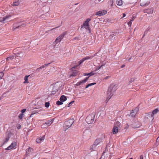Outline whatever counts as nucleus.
Segmentation results:
<instances>
[{"instance_id": "49", "label": "nucleus", "mask_w": 159, "mask_h": 159, "mask_svg": "<svg viewBox=\"0 0 159 159\" xmlns=\"http://www.w3.org/2000/svg\"><path fill=\"white\" fill-rule=\"evenodd\" d=\"M26 109H22L21 111V113H22L23 114V113L25 112V111H26Z\"/></svg>"}, {"instance_id": "59", "label": "nucleus", "mask_w": 159, "mask_h": 159, "mask_svg": "<svg viewBox=\"0 0 159 159\" xmlns=\"http://www.w3.org/2000/svg\"><path fill=\"white\" fill-rule=\"evenodd\" d=\"M125 16H126V14L124 13H123V16L122 17V18H123L125 17Z\"/></svg>"}, {"instance_id": "56", "label": "nucleus", "mask_w": 159, "mask_h": 159, "mask_svg": "<svg viewBox=\"0 0 159 159\" xmlns=\"http://www.w3.org/2000/svg\"><path fill=\"white\" fill-rule=\"evenodd\" d=\"M74 39V40H79L80 39H79V38L78 37H75L74 39Z\"/></svg>"}, {"instance_id": "32", "label": "nucleus", "mask_w": 159, "mask_h": 159, "mask_svg": "<svg viewBox=\"0 0 159 159\" xmlns=\"http://www.w3.org/2000/svg\"><path fill=\"white\" fill-rule=\"evenodd\" d=\"M105 66L104 64H102L101 66H98V67H96L95 70V71H96L100 69H101V67H102L103 66Z\"/></svg>"}, {"instance_id": "58", "label": "nucleus", "mask_w": 159, "mask_h": 159, "mask_svg": "<svg viewBox=\"0 0 159 159\" xmlns=\"http://www.w3.org/2000/svg\"><path fill=\"white\" fill-rule=\"evenodd\" d=\"M135 18L134 17H133L130 20V21H133L134 20V19Z\"/></svg>"}, {"instance_id": "4", "label": "nucleus", "mask_w": 159, "mask_h": 159, "mask_svg": "<svg viewBox=\"0 0 159 159\" xmlns=\"http://www.w3.org/2000/svg\"><path fill=\"white\" fill-rule=\"evenodd\" d=\"M74 122V119H69L64 122V127L65 129V131L71 126Z\"/></svg>"}, {"instance_id": "26", "label": "nucleus", "mask_w": 159, "mask_h": 159, "mask_svg": "<svg viewBox=\"0 0 159 159\" xmlns=\"http://www.w3.org/2000/svg\"><path fill=\"white\" fill-rule=\"evenodd\" d=\"M140 123L139 121H137L135 123V128H139L140 126Z\"/></svg>"}, {"instance_id": "47", "label": "nucleus", "mask_w": 159, "mask_h": 159, "mask_svg": "<svg viewBox=\"0 0 159 159\" xmlns=\"http://www.w3.org/2000/svg\"><path fill=\"white\" fill-rule=\"evenodd\" d=\"M135 112H136V113H137V112L139 111V108L137 107H136L135 109L133 110Z\"/></svg>"}, {"instance_id": "6", "label": "nucleus", "mask_w": 159, "mask_h": 159, "mask_svg": "<svg viewBox=\"0 0 159 159\" xmlns=\"http://www.w3.org/2000/svg\"><path fill=\"white\" fill-rule=\"evenodd\" d=\"M67 34V33L66 32H64L60 35L55 40V41L56 42V43L60 42Z\"/></svg>"}, {"instance_id": "52", "label": "nucleus", "mask_w": 159, "mask_h": 159, "mask_svg": "<svg viewBox=\"0 0 159 159\" xmlns=\"http://www.w3.org/2000/svg\"><path fill=\"white\" fill-rule=\"evenodd\" d=\"M139 159H144L143 157V155H141L140 156Z\"/></svg>"}, {"instance_id": "23", "label": "nucleus", "mask_w": 159, "mask_h": 159, "mask_svg": "<svg viewBox=\"0 0 159 159\" xmlns=\"http://www.w3.org/2000/svg\"><path fill=\"white\" fill-rule=\"evenodd\" d=\"M78 64L77 65H75V66H73L71 70H74L75 69H77V67L79 66L80 65L79 64V61L78 62Z\"/></svg>"}, {"instance_id": "21", "label": "nucleus", "mask_w": 159, "mask_h": 159, "mask_svg": "<svg viewBox=\"0 0 159 159\" xmlns=\"http://www.w3.org/2000/svg\"><path fill=\"white\" fill-rule=\"evenodd\" d=\"M30 75H25L24 78L25 81L23 82L25 84L26 83H29V82L28 81V78L29 77Z\"/></svg>"}, {"instance_id": "27", "label": "nucleus", "mask_w": 159, "mask_h": 159, "mask_svg": "<svg viewBox=\"0 0 159 159\" xmlns=\"http://www.w3.org/2000/svg\"><path fill=\"white\" fill-rule=\"evenodd\" d=\"M91 19L90 18H88L84 22L83 24H89V22L91 20Z\"/></svg>"}, {"instance_id": "46", "label": "nucleus", "mask_w": 159, "mask_h": 159, "mask_svg": "<svg viewBox=\"0 0 159 159\" xmlns=\"http://www.w3.org/2000/svg\"><path fill=\"white\" fill-rule=\"evenodd\" d=\"M60 26H61V25H60V26H57V27H55V28H53V29H51V30H48V31H46V33L48 32V31H50V30H55V29H56L57 28H58Z\"/></svg>"}, {"instance_id": "2", "label": "nucleus", "mask_w": 159, "mask_h": 159, "mask_svg": "<svg viewBox=\"0 0 159 159\" xmlns=\"http://www.w3.org/2000/svg\"><path fill=\"white\" fill-rule=\"evenodd\" d=\"M20 48H17L14 49L13 51V54L15 55V57H16L22 58L25 55V52L23 51H20Z\"/></svg>"}, {"instance_id": "62", "label": "nucleus", "mask_w": 159, "mask_h": 159, "mask_svg": "<svg viewBox=\"0 0 159 159\" xmlns=\"http://www.w3.org/2000/svg\"><path fill=\"white\" fill-rule=\"evenodd\" d=\"M110 2L111 3V5H112L113 4V0H110Z\"/></svg>"}, {"instance_id": "53", "label": "nucleus", "mask_w": 159, "mask_h": 159, "mask_svg": "<svg viewBox=\"0 0 159 159\" xmlns=\"http://www.w3.org/2000/svg\"><path fill=\"white\" fill-rule=\"evenodd\" d=\"M110 76H106V77L104 78V79L105 80H107V79H109V78H110Z\"/></svg>"}, {"instance_id": "13", "label": "nucleus", "mask_w": 159, "mask_h": 159, "mask_svg": "<svg viewBox=\"0 0 159 159\" xmlns=\"http://www.w3.org/2000/svg\"><path fill=\"white\" fill-rule=\"evenodd\" d=\"M72 71L71 74L70 75V76L75 77L77 75L78 71L76 70H71Z\"/></svg>"}, {"instance_id": "44", "label": "nucleus", "mask_w": 159, "mask_h": 159, "mask_svg": "<svg viewBox=\"0 0 159 159\" xmlns=\"http://www.w3.org/2000/svg\"><path fill=\"white\" fill-rule=\"evenodd\" d=\"M31 148L30 147H29L26 150V153L27 155V153L28 152L31 151Z\"/></svg>"}, {"instance_id": "33", "label": "nucleus", "mask_w": 159, "mask_h": 159, "mask_svg": "<svg viewBox=\"0 0 159 159\" xmlns=\"http://www.w3.org/2000/svg\"><path fill=\"white\" fill-rule=\"evenodd\" d=\"M63 104V102H62L61 101H57L56 102V104L57 105H62Z\"/></svg>"}, {"instance_id": "60", "label": "nucleus", "mask_w": 159, "mask_h": 159, "mask_svg": "<svg viewBox=\"0 0 159 159\" xmlns=\"http://www.w3.org/2000/svg\"><path fill=\"white\" fill-rule=\"evenodd\" d=\"M147 31H148V30H146L144 33V34L143 35V38L144 37V36L145 35V33L146 34L147 33Z\"/></svg>"}, {"instance_id": "54", "label": "nucleus", "mask_w": 159, "mask_h": 159, "mask_svg": "<svg viewBox=\"0 0 159 159\" xmlns=\"http://www.w3.org/2000/svg\"><path fill=\"white\" fill-rule=\"evenodd\" d=\"M131 24H132V22H131V21H130L128 22V25H129L130 26H131Z\"/></svg>"}, {"instance_id": "9", "label": "nucleus", "mask_w": 159, "mask_h": 159, "mask_svg": "<svg viewBox=\"0 0 159 159\" xmlns=\"http://www.w3.org/2000/svg\"><path fill=\"white\" fill-rule=\"evenodd\" d=\"M95 56V54H94L93 55H92L90 56H87L86 57L83 58L80 61H79L80 64H81L82 63H83L84 61L86 60L89 59H92Z\"/></svg>"}, {"instance_id": "31", "label": "nucleus", "mask_w": 159, "mask_h": 159, "mask_svg": "<svg viewBox=\"0 0 159 159\" xmlns=\"http://www.w3.org/2000/svg\"><path fill=\"white\" fill-rule=\"evenodd\" d=\"M95 15L97 16H101V15H103L102 14V11H99L97 12L96 14Z\"/></svg>"}, {"instance_id": "38", "label": "nucleus", "mask_w": 159, "mask_h": 159, "mask_svg": "<svg viewBox=\"0 0 159 159\" xmlns=\"http://www.w3.org/2000/svg\"><path fill=\"white\" fill-rule=\"evenodd\" d=\"M150 2H148V3H141L140 4V6H147L149 4Z\"/></svg>"}, {"instance_id": "43", "label": "nucleus", "mask_w": 159, "mask_h": 159, "mask_svg": "<svg viewBox=\"0 0 159 159\" xmlns=\"http://www.w3.org/2000/svg\"><path fill=\"white\" fill-rule=\"evenodd\" d=\"M4 75V73L2 72H0V80L2 78V77Z\"/></svg>"}, {"instance_id": "61", "label": "nucleus", "mask_w": 159, "mask_h": 159, "mask_svg": "<svg viewBox=\"0 0 159 159\" xmlns=\"http://www.w3.org/2000/svg\"><path fill=\"white\" fill-rule=\"evenodd\" d=\"M125 64H123L121 66V68H123L124 67H125Z\"/></svg>"}, {"instance_id": "55", "label": "nucleus", "mask_w": 159, "mask_h": 159, "mask_svg": "<svg viewBox=\"0 0 159 159\" xmlns=\"http://www.w3.org/2000/svg\"><path fill=\"white\" fill-rule=\"evenodd\" d=\"M21 125H18L17 126V129H20L21 128Z\"/></svg>"}, {"instance_id": "50", "label": "nucleus", "mask_w": 159, "mask_h": 159, "mask_svg": "<svg viewBox=\"0 0 159 159\" xmlns=\"http://www.w3.org/2000/svg\"><path fill=\"white\" fill-rule=\"evenodd\" d=\"M115 35V34H111L109 36V37L110 38H112Z\"/></svg>"}, {"instance_id": "63", "label": "nucleus", "mask_w": 159, "mask_h": 159, "mask_svg": "<svg viewBox=\"0 0 159 159\" xmlns=\"http://www.w3.org/2000/svg\"><path fill=\"white\" fill-rule=\"evenodd\" d=\"M157 141H159V137H158L157 139Z\"/></svg>"}, {"instance_id": "57", "label": "nucleus", "mask_w": 159, "mask_h": 159, "mask_svg": "<svg viewBox=\"0 0 159 159\" xmlns=\"http://www.w3.org/2000/svg\"><path fill=\"white\" fill-rule=\"evenodd\" d=\"M84 76L89 75V73H84Z\"/></svg>"}, {"instance_id": "19", "label": "nucleus", "mask_w": 159, "mask_h": 159, "mask_svg": "<svg viewBox=\"0 0 159 159\" xmlns=\"http://www.w3.org/2000/svg\"><path fill=\"white\" fill-rule=\"evenodd\" d=\"M15 56V55L14 54V55H11L10 56L7 57V58H6L7 61H8L9 60H12L14 59Z\"/></svg>"}, {"instance_id": "17", "label": "nucleus", "mask_w": 159, "mask_h": 159, "mask_svg": "<svg viewBox=\"0 0 159 159\" xmlns=\"http://www.w3.org/2000/svg\"><path fill=\"white\" fill-rule=\"evenodd\" d=\"M67 98L66 96L62 95L61 96L59 100L61 102H64L66 100Z\"/></svg>"}, {"instance_id": "36", "label": "nucleus", "mask_w": 159, "mask_h": 159, "mask_svg": "<svg viewBox=\"0 0 159 159\" xmlns=\"http://www.w3.org/2000/svg\"><path fill=\"white\" fill-rule=\"evenodd\" d=\"M58 90L57 89H56L55 90H52V93L50 94L51 95H54L56 94V92H57Z\"/></svg>"}, {"instance_id": "22", "label": "nucleus", "mask_w": 159, "mask_h": 159, "mask_svg": "<svg viewBox=\"0 0 159 159\" xmlns=\"http://www.w3.org/2000/svg\"><path fill=\"white\" fill-rule=\"evenodd\" d=\"M20 4V2L19 0H17L16 1L14 2H13L12 6H18Z\"/></svg>"}, {"instance_id": "12", "label": "nucleus", "mask_w": 159, "mask_h": 159, "mask_svg": "<svg viewBox=\"0 0 159 159\" xmlns=\"http://www.w3.org/2000/svg\"><path fill=\"white\" fill-rule=\"evenodd\" d=\"M11 17V15H8L3 17L2 19H0V21L3 22L6 20H8V19Z\"/></svg>"}, {"instance_id": "40", "label": "nucleus", "mask_w": 159, "mask_h": 159, "mask_svg": "<svg viewBox=\"0 0 159 159\" xmlns=\"http://www.w3.org/2000/svg\"><path fill=\"white\" fill-rule=\"evenodd\" d=\"M52 62L48 63V64H45L44 65H43L42 67H43V68L45 67L46 66H48Z\"/></svg>"}, {"instance_id": "39", "label": "nucleus", "mask_w": 159, "mask_h": 159, "mask_svg": "<svg viewBox=\"0 0 159 159\" xmlns=\"http://www.w3.org/2000/svg\"><path fill=\"white\" fill-rule=\"evenodd\" d=\"M102 11V14L103 15H105L107 13V11L105 10H103L102 11Z\"/></svg>"}, {"instance_id": "16", "label": "nucleus", "mask_w": 159, "mask_h": 159, "mask_svg": "<svg viewBox=\"0 0 159 159\" xmlns=\"http://www.w3.org/2000/svg\"><path fill=\"white\" fill-rule=\"evenodd\" d=\"M54 119H52L51 120H50L48 121L45 122L44 124L47 125V126L50 125L53 122Z\"/></svg>"}, {"instance_id": "15", "label": "nucleus", "mask_w": 159, "mask_h": 159, "mask_svg": "<svg viewBox=\"0 0 159 159\" xmlns=\"http://www.w3.org/2000/svg\"><path fill=\"white\" fill-rule=\"evenodd\" d=\"M118 128L117 126H115L113 127L112 130V132L113 134H117L118 132Z\"/></svg>"}, {"instance_id": "30", "label": "nucleus", "mask_w": 159, "mask_h": 159, "mask_svg": "<svg viewBox=\"0 0 159 159\" xmlns=\"http://www.w3.org/2000/svg\"><path fill=\"white\" fill-rule=\"evenodd\" d=\"M17 143L16 142L14 141L13 142L11 145L13 148H15L16 146Z\"/></svg>"}, {"instance_id": "14", "label": "nucleus", "mask_w": 159, "mask_h": 159, "mask_svg": "<svg viewBox=\"0 0 159 159\" xmlns=\"http://www.w3.org/2000/svg\"><path fill=\"white\" fill-rule=\"evenodd\" d=\"M153 9L152 8L147 9L144 10V12L148 14H152L153 12Z\"/></svg>"}, {"instance_id": "51", "label": "nucleus", "mask_w": 159, "mask_h": 159, "mask_svg": "<svg viewBox=\"0 0 159 159\" xmlns=\"http://www.w3.org/2000/svg\"><path fill=\"white\" fill-rule=\"evenodd\" d=\"M75 64V65H77V63H76V61H73L72 62V63L71 64V65Z\"/></svg>"}, {"instance_id": "10", "label": "nucleus", "mask_w": 159, "mask_h": 159, "mask_svg": "<svg viewBox=\"0 0 159 159\" xmlns=\"http://www.w3.org/2000/svg\"><path fill=\"white\" fill-rule=\"evenodd\" d=\"M89 77V76L87 77L84 80H82L79 82H78L75 84L77 86H78L82 84L85 83L88 80Z\"/></svg>"}, {"instance_id": "45", "label": "nucleus", "mask_w": 159, "mask_h": 159, "mask_svg": "<svg viewBox=\"0 0 159 159\" xmlns=\"http://www.w3.org/2000/svg\"><path fill=\"white\" fill-rule=\"evenodd\" d=\"M43 69V67L40 66V67L37 68L36 70L38 72L40 71V70Z\"/></svg>"}, {"instance_id": "35", "label": "nucleus", "mask_w": 159, "mask_h": 159, "mask_svg": "<svg viewBox=\"0 0 159 159\" xmlns=\"http://www.w3.org/2000/svg\"><path fill=\"white\" fill-rule=\"evenodd\" d=\"M10 138V137L9 136L7 137H6L5 138V141L4 142V143L2 144V145H3L4 143H6L8 141Z\"/></svg>"}, {"instance_id": "1", "label": "nucleus", "mask_w": 159, "mask_h": 159, "mask_svg": "<svg viewBox=\"0 0 159 159\" xmlns=\"http://www.w3.org/2000/svg\"><path fill=\"white\" fill-rule=\"evenodd\" d=\"M117 85L113 84H111L108 87L107 93V100L108 101L113 95L114 93L116 91L117 88Z\"/></svg>"}, {"instance_id": "41", "label": "nucleus", "mask_w": 159, "mask_h": 159, "mask_svg": "<svg viewBox=\"0 0 159 159\" xmlns=\"http://www.w3.org/2000/svg\"><path fill=\"white\" fill-rule=\"evenodd\" d=\"M23 116V114L21 113L19 116V118L20 119H21Z\"/></svg>"}, {"instance_id": "8", "label": "nucleus", "mask_w": 159, "mask_h": 159, "mask_svg": "<svg viewBox=\"0 0 159 159\" xmlns=\"http://www.w3.org/2000/svg\"><path fill=\"white\" fill-rule=\"evenodd\" d=\"M101 140L100 139H97L93 145L91 147V149L92 150L94 149L101 142Z\"/></svg>"}, {"instance_id": "7", "label": "nucleus", "mask_w": 159, "mask_h": 159, "mask_svg": "<svg viewBox=\"0 0 159 159\" xmlns=\"http://www.w3.org/2000/svg\"><path fill=\"white\" fill-rule=\"evenodd\" d=\"M144 119L145 120L148 119L149 120H152L154 119L153 116L151 112L145 113V116Z\"/></svg>"}, {"instance_id": "29", "label": "nucleus", "mask_w": 159, "mask_h": 159, "mask_svg": "<svg viewBox=\"0 0 159 159\" xmlns=\"http://www.w3.org/2000/svg\"><path fill=\"white\" fill-rule=\"evenodd\" d=\"M43 110V108L41 107H39V108H36V110L35 111V112L38 113V112L40 111Z\"/></svg>"}, {"instance_id": "34", "label": "nucleus", "mask_w": 159, "mask_h": 159, "mask_svg": "<svg viewBox=\"0 0 159 159\" xmlns=\"http://www.w3.org/2000/svg\"><path fill=\"white\" fill-rule=\"evenodd\" d=\"M50 105V103L49 102H46L45 104V107L46 108H48Z\"/></svg>"}, {"instance_id": "20", "label": "nucleus", "mask_w": 159, "mask_h": 159, "mask_svg": "<svg viewBox=\"0 0 159 159\" xmlns=\"http://www.w3.org/2000/svg\"><path fill=\"white\" fill-rule=\"evenodd\" d=\"M159 111V108H157L155 109L152 112H151L152 114V115L154 116V115L157 114L158 112Z\"/></svg>"}, {"instance_id": "25", "label": "nucleus", "mask_w": 159, "mask_h": 159, "mask_svg": "<svg viewBox=\"0 0 159 159\" xmlns=\"http://www.w3.org/2000/svg\"><path fill=\"white\" fill-rule=\"evenodd\" d=\"M134 110H132V111L130 113V115L133 117H134L136 114V112L134 111Z\"/></svg>"}, {"instance_id": "5", "label": "nucleus", "mask_w": 159, "mask_h": 159, "mask_svg": "<svg viewBox=\"0 0 159 159\" xmlns=\"http://www.w3.org/2000/svg\"><path fill=\"white\" fill-rule=\"evenodd\" d=\"M94 117L95 115L94 114H92L91 115H89L86 118L85 120L88 124H92L94 120Z\"/></svg>"}, {"instance_id": "11", "label": "nucleus", "mask_w": 159, "mask_h": 159, "mask_svg": "<svg viewBox=\"0 0 159 159\" xmlns=\"http://www.w3.org/2000/svg\"><path fill=\"white\" fill-rule=\"evenodd\" d=\"M82 27H84L86 30H89V33H91V29L90 27L89 26V24H83L81 26Z\"/></svg>"}, {"instance_id": "24", "label": "nucleus", "mask_w": 159, "mask_h": 159, "mask_svg": "<svg viewBox=\"0 0 159 159\" xmlns=\"http://www.w3.org/2000/svg\"><path fill=\"white\" fill-rule=\"evenodd\" d=\"M122 0H117V4L118 5L120 6L122 5Z\"/></svg>"}, {"instance_id": "48", "label": "nucleus", "mask_w": 159, "mask_h": 159, "mask_svg": "<svg viewBox=\"0 0 159 159\" xmlns=\"http://www.w3.org/2000/svg\"><path fill=\"white\" fill-rule=\"evenodd\" d=\"M95 74V73H93V71H91L90 73H89V76L90 77V76L93 75H94Z\"/></svg>"}, {"instance_id": "28", "label": "nucleus", "mask_w": 159, "mask_h": 159, "mask_svg": "<svg viewBox=\"0 0 159 159\" xmlns=\"http://www.w3.org/2000/svg\"><path fill=\"white\" fill-rule=\"evenodd\" d=\"M96 84V83H95V82H94V83H90V84H88L86 85L85 88H88L89 86H92L93 85H94V84Z\"/></svg>"}, {"instance_id": "42", "label": "nucleus", "mask_w": 159, "mask_h": 159, "mask_svg": "<svg viewBox=\"0 0 159 159\" xmlns=\"http://www.w3.org/2000/svg\"><path fill=\"white\" fill-rule=\"evenodd\" d=\"M74 102V101H71L68 104V105L67 106L68 107H70L72 105V103H73Z\"/></svg>"}, {"instance_id": "37", "label": "nucleus", "mask_w": 159, "mask_h": 159, "mask_svg": "<svg viewBox=\"0 0 159 159\" xmlns=\"http://www.w3.org/2000/svg\"><path fill=\"white\" fill-rule=\"evenodd\" d=\"M13 148L12 147H11V146L10 145L7 148H5V150H8Z\"/></svg>"}, {"instance_id": "3", "label": "nucleus", "mask_w": 159, "mask_h": 159, "mask_svg": "<svg viewBox=\"0 0 159 159\" xmlns=\"http://www.w3.org/2000/svg\"><path fill=\"white\" fill-rule=\"evenodd\" d=\"M26 23L24 21H18L14 23L13 28L15 30L25 26Z\"/></svg>"}, {"instance_id": "18", "label": "nucleus", "mask_w": 159, "mask_h": 159, "mask_svg": "<svg viewBox=\"0 0 159 159\" xmlns=\"http://www.w3.org/2000/svg\"><path fill=\"white\" fill-rule=\"evenodd\" d=\"M45 139L44 136H43L41 138L37 139L36 140V141L38 143H40L42 141L44 140Z\"/></svg>"}, {"instance_id": "64", "label": "nucleus", "mask_w": 159, "mask_h": 159, "mask_svg": "<svg viewBox=\"0 0 159 159\" xmlns=\"http://www.w3.org/2000/svg\"><path fill=\"white\" fill-rule=\"evenodd\" d=\"M34 113H32V114L30 115V116L29 117V118H30V117H31L33 115H34Z\"/></svg>"}]
</instances>
